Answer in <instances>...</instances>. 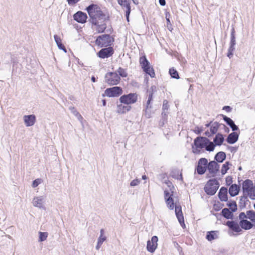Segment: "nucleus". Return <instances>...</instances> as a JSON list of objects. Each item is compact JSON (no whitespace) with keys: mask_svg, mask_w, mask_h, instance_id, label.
Here are the masks:
<instances>
[{"mask_svg":"<svg viewBox=\"0 0 255 255\" xmlns=\"http://www.w3.org/2000/svg\"><path fill=\"white\" fill-rule=\"evenodd\" d=\"M159 2L162 6H164L166 4L165 0H159Z\"/></svg>","mask_w":255,"mask_h":255,"instance_id":"51","label":"nucleus"},{"mask_svg":"<svg viewBox=\"0 0 255 255\" xmlns=\"http://www.w3.org/2000/svg\"><path fill=\"white\" fill-rule=\"evenodd\" d=\"M218 196L221 201H228V190L226 187H222L218 193Z\"/></svg>","mask_w":255,"mask_h":255,"instance_id":"23","label":"nucleus"},{"mask_svg":"<svg viewBox=\"0 0 255 255\" xmlns=\"http://www.w3.org/2000/svg\"><path fill=\"white\" fill-rule=\"evenodd\" d=\"M247 200V198L245 195L241 197L239 202V206L241 208H243L245 207Z\"/></svg>","mask_w":255,"mask_h":255,"instance_id":"40","label":"nucleus"},{"mask_svg":"<svg viewBox=\"0 0 255 255\" xmlns=\"http://www.w3.org/2000/svg\"><path fill=\"white\" fill-rule=\"evenodd\" d=\"M227 226L229 228L233 230L234 232L236 233H239L242 231V229L240 228V224H239L237 222L232 221H228L226 223Z\"/></svg>","mask_w":255,"mask_h":255,"instance_id":"22","label":"nucleus"},{"mask_svg":"<svg viewBox=\"0 0 255 255\" xmlns=\"http://www.w3.org/2000/svg\"><path fill=\"white\" fill-rule=\"evenodd\" d=\"M220 165L215 161H210L208 163L207 170L211 175V176L214 177L219 171Z\"/></svg>","mask_w":255,"mask_h":255,"instance_id":"13","label":"nucleus"},{"mask_svg":"<svg viewBox=\"0 0 255 255\" xmlns=\"http://www.w3.org/2000/svg\"><path fill=\"white\" fill-rule=\"evenodd\" d=\"M157 237L156 236H153L151 240H149L147 242V250L151 253H154L157 247Z\"/></svg>","mask_w":255,"mask_h":255,"instance_id":"15","label":"nucleus"},{"mask_svg":"<svg viewBox=\"0 0 255 255\" xmlns=\"http://www.w3.org/2000/svg\"><path fill=\"white\" fill-rule=\"evenodd\" d=\"M224 110H225L227 112H230L232 111V108L230 106H226L223 108Z\"/></svg>","mask_w":255,"mask_h":255,"instance_id":"50","label":"nucleus"},{"mask_svg":"<svg viewBox=\"0 0 255 255\" xmlns=\"http://www.w3.org/2000/svg\"><path fill=\"white\" fill-rule=\"evenodd\" d=\"M224 141V137L223 135V134L221 133H218L216 134V136L214 137L213 139V143L215 145V146L216 145L217 146H220L222 145L223 142Z\"/></svg>","mask_w":255,"mask_h":255,"instance_id":"27","label":"nucleus"},{"mask_svg":"<svg viewBox=\"0 0 255 255\" xmlns=\"http://www.w3.org/2000/svg\"><path fill=\"white\" fill-rule=\"evenodd\" d=\"M41 183V179L37 178L33 181L32 186L33 188H35L38 186Z\"/></svg>","mask_w":255,"mask_h":255,"instance_id":"43","label":"nucleus"},{"mask_svg":"<svg viewBox=\"0 0 255 255\" xmlns=\"http://www.w3.org/2000/svg\"><path fill=\"white\" fill-rule=\"evenodd\" d=\"M117 72H118L120 77L121 76L122 77H126L128 76V74L126 70L121 67L119 68Z\"/></svg>","mask_w":255,"mask_h":255,"instance_id":"42","label":"nucleus"},{"mask_svg":"<svg viewBox=\"0 0 255 255\" xmlns=\"http://www.w3.org/2000/svg\"><path fill=\"white\" fill-rule=\"evenodd\" d=\"M235 47L234 46L230 45L228 49V51H232L233 52V51L235 50Z\"/></svg>","mask_w":255,"mask_h":255,"instance_id":"52","label":"nucleus"},{"mask_svg":"<svg viewBox=\"0 0 255 255\" xmlns=\"http://www.w3.org/2000/svg\"><path fill=\"white\" fill-rule=\"evenodd\" d=\"M208 160L205 158H201L198 161L197 171L199 174H203L207 169Z\"/></svg>","mask_w":255,"mask_h":255,"instance_id":"14","label":"nucleus"},{"mask_svg":"<svg viewBox=\"0 0 255 255\" xmlns=\"http://www.w3.org/2000/svg\"><path fill=\"white\" fill-rule=\"evenodd\" d=\"M239 217L241 220H246L245 219L247 218V213L245 214L244 212H242L239 214Z\"/></svg>","mask_w":255,"mask_h":255,"instance_id":"46","label":"nucleus"},{"mask_svg":"<svg viewBox=\"0 0 255 255\" xmlns=\"http://www.w3.org/2000/svg\"><path fill=\"white\" fill-rule=\"evenodd\" d=\"M54 38L58 48L63 50L66 53V49L64 46L62 44L60 37L57 35H55L54 36Z\"/></svg>","mask_w":255,"mask_h":255,"instance_id":"30","label":"nucleus"},{"mask_svg":"<svg viewBox=\"0 0 255 255\" xmlns=\"http://www.w3.org/2000/svg\"><path fill=\"white\" fill-rule=\"evenodd\" d=\"M118 2L126 12L127 21H129V16L131 11V0H118Z\"/></svg>","mask_w":255,"mask_h":255,"instance_id":"11","label":"nucleus"},{"mask_svg":"<svg viewBox=\"0 0 255 255\" xmlns=\"http://www.w3.org/2000/svg\"><path fill=\"white\" fill-rule=\"evenodd\" d=\"M223 119L226 123L230 127L233 131H236L239 129L238 127L235 124L234 122L230 118L223 115Z\"/></svg>","mask_w":255,"mask_h":255,"instance_id":"25","label":"nucleus"},{"mask_svg":"<svg viewBox=\"0 0 255 255\" xmlns=\"http://www.w3.org/2000/svg\"><path fill=\"white\" fill-rule=\"evenodd\" d=\"M156 87L155 86H152L148 91L149 93L148 100L146 102V105H145V109L143 110L145 112V116L147 118H149L151 117V109L152 106L150 105V102L152 99L153 93L156 91Z\"/></svg>","mask_w":255,"mask_h":255,"instance_id":"5","label":"nucleus"},{"mask_svg":"<svg viewBox=\"0 0 255 255\" xmlns=\"http://www.w3.org/2000/svg\"><path fill=\"white\" fill-rule=\"evenodd\" d=\"M219 187L218 182L215 179L210 180L204 187L205 192L210 195H214Z\"/></svg>","mask_w":255,"mask_h":255,"instance_id":"3","label":"nucleus"},{"mask_svg":"<svg viewBox=\"0 0 255 255\" xmlns=\"http://www.w3.org/2000/svg\"><path fill=\"white\" fill-rule=\"evenodd\" d=\"M105 20V19L102 21L98 18L92 20V23L97 26L96 30L99 33L104 32L106 28V24L104 22Z\"/></svg>","mask_w":255,"mask_h":255,"instance_id":"17","label":"nucleus"},{"mask_svg":"<svg viewBox=\"0 0 255 255\" xmlns=\"http://www.w3.org/2000/svg\"><path fill=\"white\" fill-rule=\"evenodd\" d=\"M241 227L246 230L251 229L253 227V224L247 220H242L240 222Z\"/></svg>","mask_w":255,"mask_h":255,"instance_id":"26","label":"nucleus"},{"mask_svg":"<svg viewBox=\"0 0 255 255\" xmlns=\"http://www.w3.org/2000/svg\"><path fill=\"white\" fill-rule=\"evenodd\" d=\"M73 18L77 22L81 23H84L86 22L87 15L86 13L82 11H79L74 14Z\"/></svg>","mask_w":255,"mask_h":255,"instance_id":"18","label":"nucleus"},{"mask_svg":"<svg viewBox=\"0 0 255 255\" xmlns=\"http://www.w3.org/2000/svg\"><path fill=\"white\" fill-rule=\"evenodd\" d=\"M23 119L26 127L34 125L36 121V117L34 115H25L23 116Z\"/></svg>","mask_w":255,"mask_h":255,"instance_id":"21","label":"nucleus"},{"mask_svg":"<svg viewBox=\"0 0 255 255\" xmlns=\"http://www.w3.org/2000/svg\"><path fill=\"white\" fill-rule=\"evenodd\" d=\"M121 80L117 72H109L105 76V81L110 85H117Z\"/></svg>","mask_w":255,"mask_h":255,"instance_id":"6","label":"nucleus"},{"mask_svg":"<svg viewBox=\"0 0 255 255\" xmlns=\"http://www.w3.org/2000/svg\"><path fill=\"white\" fill-rule=\"evenodd\" d=\"M169 73L172 78H175L177 79H178L179 78V76L178 75V73L174 68L170 69Z\"/></svg>","mask_w":255,"mask_h":255,"instance_id":"38","label":"nucleus"},{"mask_svg":"<svg viewBox=\"0 0 255 255\" xmlns=\"http://www.w3.org/2000/svg\"><path fill=\"white\" fill-rule=\"evenodd\" d=\"M253 226L255 227V219L252 221Z\"/></svg>","mask_w":255,"mask_h":255,"instance_id":"64","label":"nucleus"},{"mask_svg":"<svg viewBox=\"0 0 255 255\" xmlns=\"http://www.w3.org/2000/svg\"><path fill=\"white\" fill-rule=\"evenodd\" d=\"M233 212L228 208H224L222 211V215L226 219H232L233 217Z\"/></svg>","mask_w":255,"mask_h":255,"instance_id":"31","label":"nucleus"},{"mask_svg":"<svg viewBox=\"0 0 255 255\" xmlns=\"http://www.w3.org/2000/svg\"><path fill=\"white\" fill-rule=\"evenodd\" d=\"M254 190L253 191V192H254V197L253 196H251V199H255V188H254Z\"/></svg>","mask_w":255,"mask_h":255,"instance_id":"59","label":"nucleus"},{"mask_svg":"<svg viewBox=\"0 0 255 255\" xmlns=\"http://www.w3.org/2000/svg\"><path fill=\"white\" fill-rule=\"evenodd\" d=\"M233 55V52L228 51L227 56L229 58H231L232 57Z\"/></svg>","mask_w":255,"mask_h":255,"instance_id":"53","label":"nucleus"},{"mask_svg":"<svg viewBox=\"0 0 255 255\" xmlns=\"http://www.w3.org/2000/svg\"><path fill=\"white\" fill-rule=\"evenodd\" d=\"M123 93L122 89L120 87H113L107 89L105 91L104 95L108 97H117L121 95Z\"/></svg>","mask_w":255,"mask_h":255,"instance_id":"10","label":"nucleus"},{"mask_svg":"<svg viewBox=\"0 0 255 255\" xmlns=\"http://www.w3.org/2000/svg\"><path fill=\"white\" fill-rule=\"evenodd\" d=\"M80 0H67L69 5H74L77 3Z\"/></svg>","mask_w":255,"mask_h":255,"instance_id":"49","label":"nucleus"},{"mask_svg":"<svg viewBox=\"0 0 255 255\" xmlns=\"http://www.w3.org/2000/svg\"><path fill=\"white\" fill-rule=\"evenodd\" d=\"M194 146L193 147V151L195 153H199L200 149L205 148L209 151H212L215 148L213 142L210 141L209 139L205 137H198L194 140Z\"/></svg>","mask_w":255,"mask_h":255,"instance_id":"1","label":"nucleus"},{"mask_svg":"<svg viewBox=\"0 0 255 255\" xmlns=\"http://www.w3.org/2000/svg\"><path fill=\"white\" fill-rule=\"evenodd\" d=\"M87 10L89 16L92 18V20H94V19L98 18L102 21L106 19L105 15L103 13L102 11L100 10V8L96 4L90 5L87 7Z\"/></svg>","mask_w":255,"mask_h":255,"instance_id":"2","label":"nucleus"},{"mask_svg":"<svg viewBox=\"0 0 255 255\" xmlns=\"http://www.w3.org/2000/svg\"><path fill=\"white\" fill-rule=\"evenodd\" d=\"M175 212L176 217L178 219L179 222L182 227H185L184 220L183 215L181 210V207L180 205H176L175 206Z\"/></svg>","mask_w":255,"mask_h":255,"instance_id":"19","label":"nucleus"},{"mask_svg":"<svg viewBox=\"0 0 255 255\" xmlns=\"http://www.w3.org/2000/svg\"><path fill=\"white\" fill-rule=\"evenodd\" d=\"M226 183L227 185H230L232 183V178L231 176H228L226 178Z\"/></svg>","mask_w":255,"mask_h":255,"instance_id":"47","label":"nucleus"},{"mask_svg":"<svg viewBox=\"0 0 255 255\" xmlns=\"http://www.w3.org/2000/svg\"><path fill=\"white\" fill-rule=\"evenodd\" d=\"M173 196V191H169L167 190L164 191V196L165 199L166 200V203L168 207L171 209L173 210L174 206V200L172 197Z\"/></svg>","mask_w":255,"mask_h":255,"instance_id":"16","label":"nucleus"},{"mask_svg":"<svg viewBox=\"0 0 255 255\" xmlns=\"http://www.w3.org/2000/svg\"><path fill=\"white\" fill-rule=\"evenodd\" d=\"M247 218L251 221H253L255 219V212L253 210L248 211L247 212Z\"/></svg>","mask_w":255,"mask_h":255,"instance_id":"39","label":"nucleus"},{"mask_svg":"<svg viewBox=\"0 0 255 255\" xmlns=\"http://www.w3.org/2000/svg\"><path fill=\"white\" fill-rule=\"evenodd\" d=\"M226 154L225 152L220 151L215 156V159L218 162H222L226 159Z\"/></svg>","mask_w":255,"mask_h":255,"instance_id":"32","label":"nucleus"},{"mask_svg":"<svg viewBox=\"0 0 255 255\" xmlns=\"http://www.w3.org/2000/svg\"><path fill=\"white\" fill-rule=\"evenodd\" d=\"M194 131L196 133L199 134L201 132V130H200L199 128H197L196 129L194 130Z\"/></svg>","mask_w":255,"mask_h":255,"instance_id":"58","label":"nucleus"},{"mask_svg":"<svg viewBox=\"0 0 255 255\" xmlns=\"http://www.w3.org/2000/svg\"><path fill=\"white\" fill-rule=\"evenodd\" d=\"M219 126V124L217 122H215L211 125L210 128V132L212 134H215L217 132Z\"/></svg>","mask_w":255,"mask_h":255,"instance_id":"35","label":"nucleus"},{"mask_svg":"<svg viewBox=\"0 0 255 255\" xmlns=\"http://www.w3.org/2000/svg\"><path fill=\"white\" fill-rule=\"evenodd\" d=\"M39 239L38 242H41L45 241L48 237V233L47 232H39Z\"/></svg>","mask_w":255,"mask_h":255,"instance_id":"36","label":"nucleus"},{"mask_svg":"<svg viewBox=\"0 0 255 255\" xmlns=\"http://www.w3.org/2000/svg\"><path fill=\"white\" fill-rule=\"evenodd\" d=\"M231 164L229 162H226L223 165L221 168V173L222 175H225L227 171L229 169V165Z\"/></svg>","mask_w":255,"mask_h":255,"instance_id":"37","label":"nucleus"},{"mask_svg":"<svg viewBox=\"0 0 255 255\" xmlns=\"http://www.w3.org/2000/svg\"><path fill=\"white\" fill-rule=\"evenodd\" d=\"M139 63L143 71L151 77H154L155 73L153 69L150 66V63L145 56H142L139 59Z\"/></svg>","mask_w":255,"mask_h":255,"instance_id":"4","label":"nucleus"},{"mask_svg":"<svg viewBox=\"0 0 255 255\" xmlns=\"http://www.w3.org/2000/svg\"><path fill=\"white\" fill-rule=\"evenodd\" d=\"M113 39L108 34H104L98 37L96 40V43L101 47H107L110 45Z\"/></svg>","mask_w":255,"mask_h":255,"instance_id":"9","label":"nucleus"},{"mask_svg":"<svg viewBox=\"0 0 255 255\" xmlns=\"http://www.w3.org/2000/svg\"><path fill=\"white\" fill-rule=\"evenodd\" d=\"M121 103L129 105L136 102L137 100V95L135 93H130L128 95L122 96L120 99Z\"/></svg>","mask_w":255,"mask_h":255,"instance_id":"7","label":"nucleus"},{"mask_svg":"<svg viewBox=\"0 0 255 255\" xmlns=\"http://www.w3.org/2000/svg\"><path fill=\"white\" fill-rule=\"evenodd\" d=\"M235 29L234 28H232V31H231V36H235Z\"/></svg>","mask_w":255,"mask_h":255,"instance_id":"56","label":"nucleus"},{"mask_svg":"<svg viewBox=\"0 0 255 255\" xmlns=\"http://www.w3.org/2000/svg\"><path fill=\"white\" fill-rule=\"evenodd\" d=\"M104 230L103 229H101L100 230V237H106L105 236H104Z\"/></svg>","mask_w":255,"mask_h":255,"instance_id":"55","label":"nucleus"},{"mask_svg":"<svg viewBox=\"0 0 255 255\" xmlns=\"http://www.w3.org/2000/svg\"><path fill=\"white\" fill-rule=\"evenodd\" d=\"M140 182V180L139 179H134L130 183L131 186H135L137 185Z\"/></svg>","mask_w":255,"mask_h":255,"instance_id":"45","label":"nucleus"},{"mask_svg":"<svg viewBox=\"0 0 255 255\" xmlns=\"http://www.w3.org/2000/svg\"><path fill=\"white\" fill-rule=\"evenodd\" d=\"M132 1L135 4H137L138 3V1L137 0H131V1Z\"/></svg>","mask_w":255,"mask_h":255,"instance_id":"62","label":"nucleus"},{"mask_svg":"<svg viewBox=\"0 0 255 255\" xmlns=\"http://www.w3.org/2000/svg\"><path fill=\"white\" fill-rule=\"evenodd\" d=\"M239 136V133L235 131L232 132L228 136L227 141L230 144H234L238 140Z\"/></svg>","mask_w":255,"mask_h":255,"instance_id":"24","label":"nucleus"},{"mask_svg":"<svg viewBox=\"0 0 255 255\" xmlns=\"http://www.w3.org/2000/svg\"><path fill=\"white\" fill-rule=\"evenodd\" d=\"M217 238V235L215 231L208 232L206 235V239L209 241H212Z\"/></svg>","mask_w":255,"mask_h":255,"instance_id":"33","label":"nucleus"},{"mask_svg":"<svg viewBox=\"0 0 255 255\" xmlns=\"http://www.w3.org/2000/svg\"><path fill=\"white\" fill-rule=\"evenodd\" d=\"M102 103H103V105L104 106H105L106 105V100H102Z\"/></svg>","mask_w":255,"mask_h":255,"instance_id":"61","label":"nucleus"},{"mask_svg":"<svg viewBox=\"0 0 255 255\" xmlns=\"http://www.w3.org/2000/svg\"><path fill=\"white\" fill-rule=\"evenodd\" d=\"M142 179L145 180L147 178V177H146V175H144L142 176Z\"/></svg>","mask_w":255,"mask_h":255,"instance_id":"63","label":"nucleus"},{"mask_svg":"<svg viewBox=\"0 0 255 255\" xmlns=\"http://www.w3.org/2000/svg\"><path fill=\"white\" fill-rule=\"evenodd\" d=\"M162 115L163 117H165L167 116V111H163Z\"/></svg>","mask_w":255,"mask_h":255,"instance_id":"54","label":"nucleus"},{"mask_svg":"<svg viewBox=\"0 0 255 255\" xmlns=\"http://www.w3.org/2000/svg\"><path fill=\"white\" fill-rule=\"evenodd\" d=\"M255 186L253 181L250 180H246L243 183V189L245 195H247L250 198L251 196L254 197V192H253Z\"/></svg>","mask_w":255,"mask_h":255,"instance_id":"8","label":"nucleus"},{"mask_svg":"<svg viewBox=\"0 0 255 255\" xmlns=\"http://www.w3.org/2000/svg\"><path fill=\"white\" fill-rule=\"evenodd\" d=\"M106 237H99L98 240L97 245L96 247V249L99 250L101 248L103 243L106 240Z\"/></svg>","mask_w":255,"mask_h":255,"instance_id":"41","label":"nucleus"},{"mask_svg":"<svg viewBox=\"0 0 255 255\" xmlns=\"http://www.w3.org/2000/svg\"><path fill=\"white\" fill-rule=\"evenodd\" d=\"M240 187L236 184H232L229 189V193L231 196H235L239 193Z\"/></svg>","mask_w":255,"mask_h":255,"instance_id":"28","label":"nucleus"},{"mask_svg":"<svg viewBox=\"0 0 255 255\" xmlns=\"http://www.w3.org/2000/svg\"><path fill=\"white\" fill-rule=\"evenodd\" d=\"M45 198L43 196L34 197L32 204L33 206L41 209H45Z\"/></svg>","mask_w":255,"mask_h":255,"instance_id":"12","label":"nucleus"},{"mask_svg":"<svg viewBox=\"0 0 255 255\" xmlns=\"http://www.w3.org/2000/svg\"><path fill=\"white\" fill-rule=\"evenodd\" d=\"M205 134L206 136H208V137H210L211 135V134L210 132H209V131H206Z\"/></svg>","mask_w":255,"mask_h":255,"instance_id":"57","label":"nucleus"},{"mask_svg":"<svg viewBox=\"0 0 255 255\" xmlns=\"http://www.w3.org/2000/svg\"><path fill=\"white\" fill-rule=\"evenodd\" d=\"M227 205L229 207L231 211L233 212H235L237 209V206L235 201H229L227 203Z\"/></svg>","mask_w":255,"mask_h":255,"instance_id":"34","label":"nucleus"},{"mask_svg":"<svg viewBox=\"0 0 255 255\" xmlns=\"http://www.w3.org/2000/svg\"><path fill=\"white\" fill-rule=\"evenodd\" d=\"M236 45V38L235 36H233L231 37L230 45L235 46Z\"/></svg>","mask_w":255,"mask_h":255,"instance_id":"48","label":"nucleus"},{"mask_svg":"<svg viewBox=\"0 0 255 255\" xmlns=\"http://www.w3.org/2000/svg\"><path fill=\"white\" fill-rule=\"evenodd\" d=\"M168 101L166 100L163 101V106H162V110L163 111H168L169 106L168 104Z\"/></svg>","mask_w":255,"mask_h":255,"instance_id":"44","label":"nucleus"},{"mask_svg":"<svg viewBox=\"0 0 255 255\" xmlns=\"http://www.w3.org/2000/svg\"><path fill=\"white\" fill-rule=\"evenodd\" d=\"M113 54V48L111 47L103 48L98 52V56L101 58H108Z\"/></svg>","mask_w":255,"mask_h":255,"instance_id":"20","label":"nucleus"},{"mask_svg":"<svg viewBox=\"0 0 255 255\" xmlns=\"http://www.w3.org/2000/svg\"><path fill=\"white\" fill-rule=\"evenodd\" d=\"M91 80L93 82H96V78L94 76H92V78H91Z\"/></svg>","mask_w":255,"mask_h":255,"instance_id":"60","label":"nucleus"},{"mask_svg":"<svg viewBox=\"0 0 255 255\" xmlns=\"http://www.w3.org/2000/svg\"><path fill=\"white\" fill-rule=\"evenodd\" d=\"M131 106L129 105L124 106L122 104L119 105L117 107V112L119 114H124L131 110Z\"/></svg>","mask_w":255,"mask_h":255,"instance_id":"29","label":"nucleus"}]
</instances>
